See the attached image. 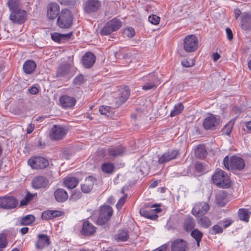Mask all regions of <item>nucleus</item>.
Here are the masks:
<instances>
[{"instance_id": "393cba45", "label": "nucleus", "mask_w": 251, "mask_h": 251, "mask_svg": "<svg viewBox=\"0 0 251 251\" xmlns=\"http://www.w3.org/2000/svg\"><path fill=\"white\" fill-rule=\"evenodd\" d=\"M241 28L243 30H251V15L244 12L242 14L241 20Z\"/></svg>"}, {"instance_id": "0eeeda50", "label": "nucleus", "mask_w": 251, "mask_h": 251, "mask_svg": "<svg viewBox=\"0 0 251 251\" xmlns=\"http://www.w3.org/2000/svg\"><path fill=\"white\" fill-rule=\"evenodd\" d=\"M121 26V22L114 18L108 22L101 30L102 35H108L112 32L117 31Z\"/></svg>"}, {"instance_id": "b1692460", "label": "nucleus", "mask_w": 251, "mask_h": 251, "mask_svg": "<svg viewBox=\"0 0 251 251\" xmlns=\"http://www.w3.org/2000/svg\"><path fill=\"white\" fill-rule=\"evenodd\" d=\"M50 244L49 237L45 234H39L38 240L35 244L37 249H43Z\"/></svg>"}, {"instance_id": "aec40b11", "label": "nucleus", "mask_w": 251, "mask_h": 251, "mask_svg": "<svg viewBox=\"0 0 251 251\" xmlns=\"http://www.w3.org/2000/svg\"><path fill=\"white\" fill-rule=\"evenodd\" d=\"M60 7L56 3H50L48 6L47 16L50 20L55 19L59 14Z\"/></svg>"}, {"instance_id": "de8ad7c7", "label": "nucleus", "mask_w": 251, "mask_h": 251, "mask_svg": "<svg viewBox=\"0 0 251 251\" xmlns=\"http://www.w3.org/2000/svg\"><path fill=\"white\" fill-rule=\"evenodd\" d=\"M123 33L125 36L130 38L135 35V32L134 29L132 27H128L124 30Z\"/></svg>"}, {"instance_id": "a19ab883", "label": "nucleus", "mask_w": 251, "mask_h": 251, "mask_svg": "<svg viewBox=\"0 0 251 251\" xmlns=\"http://www.w3.org/2000/svg\"><path fill=\"white\" fill-rule=\"evenodd\" d=\"M184 109V106L181 103H178L176 104L173 109L171 111L170 116L171 117H174L177 115Z\"/></svg>"}, {"instance_id": "9b49d317", "label": "nucleus", "mask_w": 251, "mask_h": 251, "mask_svg": "<svg viewBox=\"0 0 251 251\" xmlns=\"http://www.w3.org/2000/svg\"><path fill=\"white\" fill-rule=\"evenodd\" d=\"M156 207V204H153L151 206V208H154L153 209L141 208L140 210V213L141 216L145 218L151 220H155L158 218L157 213L161 211L160 208Z\"/></svg>"}, {"instance_id": "a18cd8bd", "label": "nucleus", "mask_w": 251, "mask_h": 251, "mask_svg": "<svg viewBox=\"0 0 251 251\" xmlns=\"http://www.w3.org/2000/svg\"><path fill=\"white\" fill-rule=\"evenodd\" d=\"M195 155L200 158H203L205 157L206 151L202 146L197 147L195 151Z\"/></svg>"}, {"instance_id": "7c9ffc66", "label": "nucleus", "mask_w": 251, "mask_h": 251, "mask_svg": "<svg viewBox=\"0 0 251 251\" xmlns=\"http://www.w3.org/2000/svg\"><path fill=\"white\" fill-rule=\"evenodd\" d=\"M78 182V179L73 176H69L65 178L63 182L64 186L69 189L75 188Z\"/></svg>"}, {"instance_id": "6ab92c4d", "label": "nucleus", "mask_w": 251, "mask_h": 251, "mask_svg": "<svg viewBox=\"0 0 251 251\" xmlns=\"http://www.w3.org/2000/svg\"><path fill=\"white\" fill-rule=\"evenodd\" d=\"M177 150H170L164 152L158 159L160 164H163L171 160L176 159L178 155Z\"/></svg>"}, {"instance_id": "f3484780", "label": "nucleus", "mask_w": 251, "mask_h": 251, "mask_svg": "<svg viewBox=\"0 0 251 251\" xmlns=\"http://www.w3.org/2000/svg\"><path fill=\"white\" fill-rule=\"evenodd\" d=\"M172 251H186L188 250V244L182 239L175 240L171 244Z\"/></svg>"}, {"instance_id": "69168bd1", "label": "nucleus", "mask_w": 251, "mask_h": 251, "mask_svg": "<svg viewBox=\"0 0 251 251\" xmlns=\"http://www.w3.org/2000/svg\"><path fill=\"white\" fill-rule=\"evenodd\" d=\"M132 55V54L131 52L130 51H128V52H127L123 54V58H125V59L130 58L131 57Z\"/></svg>"}, {"instance_id": "6e6d98bb", "label": "nucleus", "mask_w": 251, "mask_h": 251, "mask_svg": "<svg viewBox=\"0 0 251 251\" xmlns=\"http://www.w3.org/2000/svg\"><path fill=\"white\" fill-rule=\"evenodd\" d=\"M195 168L196 170L199 173H202L204 171L203 165L201 163H196Z\"/></svg>"}, {"instance_id": "0e129e2a", "label": "nucleus", "mask_w": 251, "mask_h": 251, "mask_svg": "<svg viewBox=\"0 0 251 251\" xmlns=\"http://www.w3.org/2000/svg\"><path fill=\"white\" fill-rule=\"evenodd\" d=\"M212 56L214 62L217 61L220 57V55L218 53H214Z\"/></svg>"}, {"instance_id": "423d86ee", "label": "nucleus", "mask_w": 251, "mask_h": 251, "mask_svg": "<svg viewBox=\"0 0 251 251\" xmlns=\"http://www.w3.org/2000/svg\"><path fill=\"white\" fill-rule=\"evenodd\" d=\"M113 214L112 208L108 205L101 206L100 216L97 220V224L99 225L105 224L111 218Z\"/></svg>"}, {"instance_id": "a878e982", "label": "nucleus", "mask_w": 251, "mask_h": 251, "mask_svg": "<svg viewBox=\"0 0 251 251\" xmlns=\"http://www.w3.org/2000/svg\"><path fill=\"white\" fill-rule=\"evenodd\" d=\"M54 196L55 200L59 202L65 201L68 198L67 192L62 188L57 189L54 192Z\"/></svg>"}, {"instance_id": "c03bdc74", "label": "nucleus", "mask_w": 251, "mask_h": 251, "mask_svg": "<svg viewBox=\"0 0 251 251\" xmlns=\"http://www.w3.org/2000/svg\"><path fill=\"white\" fill-rule=\"evenodd\" d=\"M35 221V217L31 215H28L21 219V223L23 225L31 224Z\"/></svg>"}, {"instance_id": "6e6552de", "label": "nucleus", "mask_w": 251, "mask_h": 251, "mask_svg": "<svg viewBox=\"0 0 251 251\" xmlns=\"http://www.w3.org/2000/svg\"><path fill=\"white\" fill-rule=\"evenodd\" d=\"M65 127L60 125H54L50 132V138L53 140H59L63 138L67 134Z\"/></svg>"}, {"instance_id": "72a5a7b5", "label": "nucleus", "mask_w": 251, "mask_h": 251, "mask_svg": "<svg viewBox=\"0 0 251 251\" xmlns=\"http://www.w3.org/2000/svg\"><path fill=\"white\" fill-rule=\"evenodd\" d=\"M195 222L191 217H187L184 221L183 226L187 231H190L195 227Z\"/></svg>"}, {"instance_id": "603ef678", "label": "nucleus", "mask_w": 251, "mask_h": 251, "mask_svg": "<svg viewBox=\"0 0 251 251\" xmlns=\"http://www.w3.org/2000/svg\"><path fill=\"white\" fill-rule=\"evenodd\" d=\"M127 198V195H125V196H123L122 198H121L117 202L116 204V207L118 209H120L124 204L125 203L126 200Z\"/></svg>"}, {"instance_id": "473e14b6", "label": "nucleus", "mask_w": 251, "mask_h": 251, "mask_svg": "<svg viewBox=\"0 0 251 251\" xmlns=\"http://www.w3.org/2000/svg\"><path fill=\"white\" fill-rule=\"evenodd\" d=\"M129 238L128 231L126 230H120L115 236V239L117 242H125Z\"/></svg>"}, {"instance_id": "37998d69", "label": "nucleus", "mask_w": 251, "mask_h": 251, "mask_svg": "<svg viewBox=\"0 0 251 251\" xmlns=\"http://www.w3.org/2000/svg\"><path fill=\"white\" fill-rule=\"evenodd\" d=\"M198 224L202 227L207 228L211 225V221L207 217H203L198 220Z\"/></svg>"}, {"instance_id": "4c0bfd02", "label": "nucleus", "mask_w": 251, "mask_h": 251, "mask_svg": "<svg viewBox=\"0 0 251 251\" xmlns=\"http://www.w3.org/2000/svg\"><path fill=\"white\" fill-rule=\"evenodd\" d=\"M7 4L11 12L20 9L19 8V0H9Z\"/></svg>"}, {"instance_id": "49530a36", "label": "nucleus", "mask_w": 251, "mask_h": 251, "mask_svg": "<svg viewBox=\"0 0 251 251\" xmlns=\"http://www.w3.org/2000/svg\"><path fill=\"white\" fill-rule=\"evenodd\" d=\"M7 234L4 232L0 233V248H5L7 246Z\"/></svg>"}, {"instance_id": "412c9836", "label": "nucleus", "mask_w": 251, "mask_h": 251, "mask_svg": "<svg viewBox=\"0 0 251 251\" xmlns=\"http://www.w3.org/2000/svg\"><path fill=\"white\" fill-rule=\"evenodd\" d=\"M59 101L62 107L64 108L72 107L75 106L76 102L75 98L67 95L61 96Z\"/></svg>"}, {"instance_id": "f704fd0d", "label": "nucleus", "mask_w": 251, "mask_h": 251, "mask_svg": "<svg viewBox=\"0 0 251 251\" xmlns=\"http://www.w3.org/2000/svg\"><path fill=\"white\" fill-rule=\"evenodd\" d=\"M251 213L247 209L240 208L238 211V215L240 220L248 222Z\"/></svg>"}, {"instance_id": "bf43d9fd", "label": "nucleus", "mask_w": 251, "mask_h": 251, "mask_svg": "<svg viewBox=\"0 0 251 251\" xmlns=\"http://www.w3.org/2000/svg\"><path fill=\"white\" fill-rule=\"evenodd\" d=\"M29 91L31 94L36 95L38 93L39 90L36 87L32 86L29 89Z\"/></svg>"}, {"instance_id": "f8f14e48", "label": "nucleus", "mask_w": 251, "mask_h": 251, "mask_svg": "<svg viewBox=\"0 0 251 251\" xmlns=\"http://www.w3.org/2000/svg\"><path fill=\"white\" fill-rule=\"evenodd\" d=\"M26 12L21 9L11 12L10 20L15 24H23L25 20Z\"/></svg>"}, {"instance_id": "ea45409f", "label": "nucleus", "mask_w": 251, "mask_h": 251, "mask_svg": "<svg viewBox=\"0 0 251 251\" xmlns=\"http://www.w3.org/2000/svg\"><path fill=\"white\" fill-rule=\"evenodd\" d=\"M234 122L235 121L234 120H231L230 121H229L228 123L224 126L223 129V131L225 134L226 135H230L232 131L233 125L234 124Z\"/></svg>"}, {"instance_id": "2eb2a0df", "label": "nucleus", "mask_w": 251, "mask_h": 251, "mask_svg": "<svg viewBox=\"0 0 251 251\" xmlns=\"http://www.w3.org/2000/svg\"><path fill=\"white\" fill-rule=\"evenodd\" d=\"M120 93L117 97L115 98V106L117 107L125 102L130 95V90L127 86H124L120 88Z\"/></svg>"}, {"instance_id": "bb28decb", "label": "nucleus", "mask_w": 251, "mask_h": 251, "mask_svg": "<svg viewBox=\"0 0 251 251\" xmlns=\"http://www.w3.org/2000/svg\"><path fill=\"white\" fill-rule=\"evenodd\" d=\"M72 35V32H69L67 34H60L55 32L51 34V37L54 41L61 43L69 39Z\"/></svg>"}, {"instance_id": "2f4dec72", "label": "nucleus", "mask_w": 251, "mask_h": 251, "mask_svg": "<svg viewBox=\"0 0 251 251\" xmlns=\"http://www.w3.org/2000/svg\"><path fill=\"white\" fill-rule=\"evenodd\" d=\"M61 215V212L58 210H47L43 212L42 215L43 219H51Z\"/></svg>"}, {"instance_id": "c756f323", "label": "nucleus", "mask_w": 251, "mask_h": 251, "mask_svg": "<svg viewBox=\"0 0 251 251\" xmlns=\"http://www.w3.org/2000/svg\"><path fill=\"white\" fill-rule=\"evenodd\" d=\"M96 230L95 227L89 222L85 221L83 224L82 233L84 235H92Z\"/></svg>"}, {"instance_id": "39448f33", "label": "nucleus", "mask_w": 251, "mask_h": 251, "mask_svg": "<svg viewBox=\"0 0 251 251\" xmlns=\"http://www.w3.org/2000/svg\"><path fill=\"white\" fill-rule=\"evenodd\" d=\"M198 47V40L194 35H189L186 36L183 40V48L187 52H194Z\"/></svg>"}, {"instance_id": "8fccbe9b", "label": "nucleus", "mask_w": 251, "mask_h": 251, "mask_svg": "<svg viewBox=\"0 0 251 251\" xmlns=\"http://www.w3.org/2000/svg\"><path fill=\"white\" fill-rule=\"evenodd\" d=\"M210 231L213 234H219L223 232V228L222 226L218 225H215L212 227L210 229Z\"/></svg>"}, {"instance_id": "680f3d73", "label": "nucleus", "mask_w": 251, "mask_h": 251, "mask_svg": "<svg viewBox=\"0 0 251 251\" xmlns=\"http://www.w3.org/2000/svg\"><path fill=\"white\" fill-rule=\"evenodd\" d=\"M235 17L237 19L241 14V11L239 9H235L234 10Z\"/></svg>"}, {"instance_id": "a211bd4d", "label": "nucleus", "mask_w": 251, "mask_h": 251, "mask_svg": "<svg viewBox=\"0 0 251 251\" xmlns=\"http://www.w3.org/2000/svg\"><path fill=\"white\" fill-rule=\"evenodd\" d=\"M101 3L98 0H89L85 4L84 9L87 13L96 12L100 7Z\"/></svg>"}, {"instance_id": "9d476101", "label": "nucleus", "mask_w": 251, "mask_h": 251, "mask_svg": "<svg viewBox=\"0 0 251 251\" xmlns=\"http://www.w3.org/2000/svg\"><path fill=\"white\" fill-rule=\"evenodd\" d=\"M50 185L49 180L44 176H36L32 181V186L35 189H43L47 190Z\"/></svg>"}, {"instance_id": "f257e3e1", "label": "nucleus", "mask_w": 251, "mask_h": 251, "mask_svg": "<svg viewBox=\"0 0 251 251\" xmlns=\"http://www.w3.org/2000/svg\"><path fill=\"white\" fill-rule=\"evenodd\" d=\"M73 20L71 11L68 9H63L58 15L57 24L61 28H68L72 25Z\"/></svg>"}, {"instance_id": "58836bf2", "label": "nucleus", "mask_w": 251, "mask_h": 251, "mask_svg": "<svg viewBox=\"0 0 251 251\" xmlns=\"http://www.w3.org/2000/svg\"><path fill=\"white\" fill-rule=\"evenodd\" d=\"M102 171L107 174H111L113 172L114 166L113 163H104L102 164L101 166Z\"/></svg>"}, {"instance_id": "f03ea898", "label": "nucleus", "mask_w": 251, "mask_h": 251, "mask_svg": "<svg viewBox=\"0 0 251 251\" xmlns=\"http://www.w3.org/2000/svg\"><path fill=\"white\" fill-rule=\"evenodd\" d=\"M223 164L225 167L229 170H241L245 167V162L242 158L236 156H232L230 158L229 164V158L228 156H226L223 160Z\"/></svg>"}, {"instance_id": "5701e85b", "label": "nucleus", "mask_w": 251, "mask_h": 251, "mask_svg": "<svg viewBox=\"0 0 251 251\" xmlns=\"http://www.w3.org/2000/svg\"><path fill=\"white\" fill-rule=\"evenodd\" d=\"M96 61L95 55L91 52L86 53L82 58V63L84 66L87 68H90L93 66Z\"/></svg>"}, {"instance_id": "79ce46f5", "label": "nucleus", "mask_w": 251, "mask_h": 251, "mask_svg": "<svg viewBox=\"0 0 251 251\" xmlns=\"http://www.w3.org/2000/svg\"><path fill=\"white\" fill-rule=\"evenodd\" d=\"M216 203L220 207H223L225 205V196L223 192H220L216 196Z\"/></svg>"}, {"instance_id": "13d9d810", "label": "nucleus", "mask_w": 251, "mask_h": 251, "mask_svg": "<svg viewBox=\"0 0 251 251\" xmlns=\"http://www.w3.org/2000/svg\"><path fill=\"white\" fill-rule=\"evenodd\" d=\"M35 128V126L34 124H29L27 127L26 128V133L27 134H30L32 132L34 129Z\"/></svg>"}, {"instance_id": "774afa93", "label": "nucleus", "mask_w": 251, "mask_h": 251, "mask_svg": "<svg viewBox=\"0 0 251 251\" xmlns=\"http://www.w3.org/2000/svg\"><path fill=\"white\" fill-rule=\"evenodd\" d=\"M25 198L27 199V201H29L33 198V195L29 193H27Z\"/></svg>"}, {"instance_id": "c9c22d12", "label": "nucleus", "mask_w": 251, "mask_h": 251, "mask_svg": "<svg viewBox=\"0 0 251 251\" xmlns=\"http://www.w3.org/2000/svg\"><path fill=\"white\" fill-rule=\"evenodd\" d=\"M70 65L68 63H65L60 66L57 70V75L58 76H64L68 75L69 73Z\"/></svg>"}, {"instance_id": "7ed1b4c3", "label": "nucleus", "mask_w": 251, "mask_h": 251, "mask_svg": "<svg viewBox=\"0 0 251 251\" xmlns=\"http://www.w3.org/2000/svg\"><path fill=\"white\" fill-rule=\"evenodd\" d=\"M213 183L219 187L228 188L230 186L228 175L222 170H217L212 176Z\"/></svg>"}, {"instance_id": "5fc2aeb1", "label": "nucleus", "mask_w": 251, "mask_h": 251, "mask_svg": "<svg viewBox=\"0 0 251 251\" xmlns=\"http://www.w3.org/2000/svg\"><path fill=\"white\" fill-rule=\"evenodd\" d=\"M83 81V76L80 75L76 76L74 79V83L75 85H79L82 83Z\"/></svg>"}, {"instance_id": "3c124183", "label": "nucleus", "mask_w": 251, "mask_h": 251, "mask_svg": "<svg viewBox=\"0 0 251 251\" xmlns=\"http://www.w3.org/2000/svg\"><path fill=\"white\" fill-rule=\"evenodd\" d=\"M99 111L101 115H107L111 112V108L107 106H101L99 109Z\"/></svg>"}, {"instance_id": "c85d7f7f", "label": "nucleus", "mask_w": 251, "mask_h": 251, "mask_svg": "<svg viewBox=\"0 0 251 251\" xmlns=\"http://www.w3.org/2000/svg\"><path fill=\"white\" fill-rule=\"evenodd\" d=\"M108 151L111 157H116L122 155L125 151V149L122 146L112 147L108 149Z\"/></svg>"}, {"instance_id": "864d4df0", "label": "nucleus", "mask_w": 251, "mask_h": 251, "mask_svg": "<svg viewBox=\"0 0 251 251\" xmlns=\"http://www.w3.org/2000/svg\"><path fill=\"white\" fill-rule=\"evenodd\" d=\"M181 64L183 67L188 68L193 66L194 63L193 60L184 59L182 61Z\"/></svg>"}, {"instance_id": "e433bc0d", "label": "nucleus", "mask_w": 251, "mask_h": 251, "mask_svg": "<svg viewBox=\"0 0 251 251\" xmlns=\"http://www.w3.org/2000/svg\"><path fill=\"white\" fill-rule=\"evenodd\" d=\"M191 236L194 238L196 242L198 247L200 246V243L203 234L198 229H194L191 233Z\"/></svg>"}, {"instance_id": "ddd939ff", "label": "nucleus", "mask_w": 251, "mask_h": 251, "mask_svg": "<svg viewBox=\"0 0 251 251\" xmlns=\"http://www.w3.org/2000/svg\"><path fill=\"white\" fill-rule=\"evenodd\" d=\"M219 123L220 119L216 116L210 114L204 119L203 126L205 129H214Z\"/></svg>"}, {"instance_id": "dca6fc26", "label": "nucleus", "mask_w": 251, "mask_h": 251, "mask_svg": "<svg viewBox=\"0 0 251 251\" xmlns=\"http://www.w3.org/2000/svg\"><path fill=\"white\" fill-rule=\"evenodd\" d=\"M209 209V205L207 202H201L195 205L192 213L196 217H200L205 214Z\"/></svg>"}, {"instance_id": "e2e57ef3", "label": "nucleus", "mask_w": 251, "mask_h": 251, "mask_svg": "<svg viewBox=\"0 0 251 251\" xmlns=\"http://www.w3.org/2000/svg\"><path fill=\"white\" fill-rule=\"evenodd\" d=\"M29 201H27V199H26L25 197L21 201H20V205L21 206H24V205H26L27 203V202H28Z\"/></svg>"}, {"instance_id": "338daca9", "label": "nucleus", "mask_w": 251, "mask_h": 251, "mask_svg": "<svg viewBox=\"0 0 251 251\" xmlns=\"http://www.w3.org/2000/svg\"><path fill=\"white\" fill-rule=\"evenodd\" d=\"M28 228L27 227H23L20 229V231L23 234L26 233L28 232Z\"/></svg>"}, {"instance_id": "4468645a", "label": "nucleus", "mask_w": 251, "mask_h": 251, "mask_svg": "<svg viewBox=\"0 0 251 251\" xmlns=\"http://www.w3.org/2000/svg\"><path fill=\"white\" fill-rule=\"evenodd\" d=\"M18 201L13 197L4 196L0 198V207L3 209H12L17 206Z\"/></svg>"}, {"instance_id": "052dcab7", "label": "nucleus", "mask_w": 251, "mask_h": 251, "mask_svg": "<svg viewBox=\"0 0 251 251\" xmlns=\"http://www.w3.org/2000/svg\"><path fill=\"white\" fill-rule=\"evenodd\" d=\"M232 223V221L231 220H228L223 221V226L225 228H226L228 226H229Z\"/></svg>"}, {"instance_id": "20e7f679", "label": "nucleus", "mask_w": 251, "mask_h": 251, "mask_svg": "<svg viewBox=\"0 0 251 251\" xmlns=\"http://www.w3.org/2000/svg\"><path fill=\"white\" fill-rule=\"evenodd\" d=\"M144 82L142 88L145 91L155 89L158 85V78L154 73L149 74L141 79Z\"/></svg>"}, {"instance_id": "4be33fe9", "label": "nucleus", "mask_w": 251, "mask_h": 251, "mask_svg": "<svg viewBox=\"0 0 251 251\" xmlns=\"http://www.w3.org/2000/svg\"><path fill=\"white\" fill-rule=\"evenodd\" d=\"M95 181L96 179L92 176L87 177L81 185L82 191L85 193H89L92 190Z\"/></svg>"}, {"instance_id": "1a4fd4ad", "label": "nucleus", "mask_w": 251, "mask_h": 251, "mask_svg": "<svg viewBox=\"0 0 251 251\" xmlns=\"http://www.w3.org/2000/svg\"><path fill=\"white\" fill-rule=\"evenodd\" d=\"M27 163L32 169H44L49 165L48 160L41 156L31 158L28 160Z\"/></svg>"}, {"instance_id": "09e8293b", "label": "nucleus", "mask_w": 251, "mask_h": 251, "mask_svg": "<svg viewBox=\"0 0 251 251\" xmlns=\"http://www.w3.org/2000/svg\"><path fill=\"white\" fill-rule=\"evenodd\" d=\"M148 20L152 25H157L159 23L160 18L156 15H152L149 16Z\"/></svg>"}, {"instance_id": "cd10ccee", "label": "nucleus", "mask_w": 251, "mask_h": 251, "mask_svg": "<svg viewBox=\"0 0 251 251\" xmlns=\"http://www.w3.org/2000/svg\"><path fill=\"white\" fill-rule=\"evenodd\" d=\"M36 68V63L32 60L26 61L23 64V69L26 74H31L35 70Z\"/></svg>"}, {"instance_id": "4d7b16f0", "label": "nucleus", "mask_w": 251, "mask_h": 251, "mask_svg": "<svg viewBox=\"0 0 251 251\" xmlns=\"http://www.w3.org/2000/svg\"><path fill=\"white\" fill-rule=\"evenodd\" d=\"M226 32L227 39L229 41L231 40L233 38V34L231 30L229 28H226Z\"/></svg>"}]
</instances>
